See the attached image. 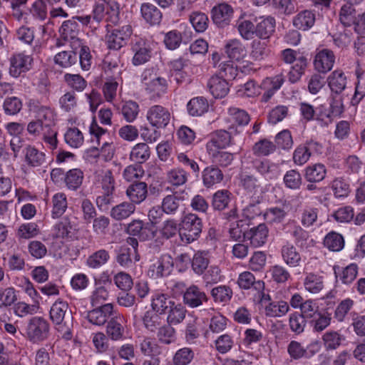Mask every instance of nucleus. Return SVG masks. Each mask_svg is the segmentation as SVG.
Segmentation results:
<instances>
[{"label": "nucleus", "instance_id": "f257e3e1", "mask_svg": "<svg viewBox=\"0 0 365 365\" xmlns=\"http://www.w3.org/2000/svg\"><path fill=\"white\" fill-rule=\"evenodd\" d=\"M49 317L63 339L72 338L73 317L66 302L57 299L51 307Z\"/></svg>", "mask_w": 365, "mask_h": 365}, {"label": "nucleus", "instance_id": "f03ea898", "mask_svg": "<svg viewBox=\"0 0 365 365\" xmlns=\"http://www.w3.org/2000/svg\"><path fill=\"white\" fill-rule=\"evenodd\" d=\"M202 230V220L196 213L188 212L180 223V237L184 244H190L198 240Z\"/></svg>", "mask_w": 365, "mask_h": 365}, {"label": "nucleus", "instance_id": "7ed1b4c3", "mask_svg": "<svg viewBox=\"0 0 365 365\" xmlns=\"http://www.w3.org/2000/svg\"><path fill=\"white\" fill-rule=\"evenodd\" d=\"M27 131L35 137H41L43 142L51 150H55L58 146V131L48 125H45L37 119L31 120L27 125Z\"/></svg>", "mask_w": 365, "mask_h": 365}, {"label": "nucleus", "instance_id": "20e7f679", "mask_svg": "<svg viewBox=\"0 0 365 365\" xmlns=\"http://www.w3.org/2000/svg\"><path fill=\"white\" fill-rule=\"evenodd\" d=\"M50 325L48 321L41 317H33L27 323L26 334L28 339L38 343L46 340L49 335Z\"/></svg>", "mask_w": 365, "mask_h": 365}, {"label": "nucleus", "instance_id": "39448f33", "mask_svg": "<svg viewBox=\"0 0 365 365\" xmlns=\"http://www.w3.org/2000/svg\"><path fill=\"white\" fill-rule=\"evenodd\" d=\"M133 53L132 63L134 66H140L148 62L152 56V48L150 41L143 38H135L132 43Z\"/></svg>", "mask_w": 365, "mask_h": 365}, {"label": "nucleus", "instance_id": "423d86ee", "mask_svg": "<svg viewBox=\"0 0 365 365\" xmlns=\"http://www.w3.org/2000/svg\"><path fill=\"white\" fill-rule=\"evenodd\" d=\"M173 259L170 255H162L160 257L152 261L148 270L150 277L158 279L168 276L173 269Z\"/></svg>", "mask_w": 365, "mask_h": 365}, {"label": "nucleus", "instance_id": "0eeeda50", "mask_svg": "<svg viewBox=\"0 0 365 365\" xmlns=\"http://www.w3.org/2000/svg\"><path fill=\"white\" fill-rule=\"evenodd\" d=\"M252 165L255 171L267 180H276L281 175L282 170L279 164L269 159H255Z\"/></svg>", "mask_w": 365, "mask_h": 365}, {"label": "nucleus", "instance_id": "6e6552de", "mask_svg": "<svg viewBox=\"0 0 365 365\" xmlns=\"http://www.w3.org/2000/svg\"><path fill=\"white\" fill-rule=\"evenodd\" d=\"M260 302L264 308L265 315L268 317H281L289 311V307L287 302L280 301H272L269 294L262 292Z\"/></svg>", "mask_w": 365, "mask_h": 365}, {"label": "nucleus", "instance_id": "1a4fd4ad", "mask_svg": "<svg viewBox=\"0 0 365 365\" xmlns=\"http://www.w3.org/2000/svg\"><path fill=\"white\" fill-rule=\"evenodd\" d=\"M102 189L103 193L98 196L96 199L98 206L102 210H108L109 205L113 200V191L114 190V180L111 170H108L105 173L102 179Z\"/></svg>", "mask_w": 365, "mask_h": 365}, {"label": "nucleus", "instance_id": "9d476101", "mask_svg": "<svg viewBox=\"0 0 365 365\" xmlns=\"http://www.w3.org/2000/svg\"><path fill=\"white\" fill-rule=\"evenodd\" d=\"M147 119L152 126L157 128H163L170 123V113L166 108L160 105H155L148 109Z\"/></svg>", "mask_w": 365, "mask_h": 365}, {"label": "nucleus", "instance_id": "9b49d317", "mask_svg": "<svg viewBox=\"0 0 365 365\" xmlns=\"http://www.w3.org/2000/svg\"><path fill=\"white\" fill-rule=\"evenodd\" d=\"M232 7L226 3H220L211 10V18L213 23L219 28H225L230 25L233 16Z\"/></svg>", "mask_w": 365, "mask_h": 365}, {"label": "nucleus", "instance_id": "f8f14e48", "mask_svg": "<svg viewBox=\"0 0 365 365\" xmlns=\"http://www.w3.org/2000/svg\"><path fill=\"white\" fill-rule=\"evenodd\" d=\"M334 52L328 48H322L317 52L313 65L314 69L320 73H327L330 71L335 63Z\"/></svg>", "mask_w": 365, "mask_h": 365}, {"label": "nucleus", "instance_id": "ddd939ff", "mask_svg": "<svg viewBox=\"0 0 365 365\" xmlns=\"http://www.w3.org/2000/svg\"><path fill=\"white\" fill-rule=\"evenodd\" d=\"M143 83L145 86L147 93L152 99L161 97L166 93L168 90V83L165 78L154 77L148 79L145 73L143 74Z\"/></svg>", "mask_w": 365, "mask_h": 365}, {"label": "nucleus", "instance_id": "4468645a", "mask_svg": "<svg viewBox=\"0 0 365 365\" xmlns=\"http://www.w3.org/2000/svg\"><path fill=\"white\" fill-rule=\"evenodd\" d=\"M269 229L265 223H259L247 230L245 241L249 242L254 247L263 246L267 240Z\"/></svg>", "mask_w": 365, "mask_h": 365}, {"label": "nucleus", "instance_id": "2eb2a0df", "mask_svg": "<svg viewBox=\"0 0 365 365\" xmlns=\"http://www.w3.org/2000/svg\"><path fill=\"white\" fill-rule=\"evenodd\" d=\"M126 232L130 235L138 237L142 241L153 238L155 232L153 225L145 224L140 220H135L128 224Z\"/></svg>", "mask_w": 365, "mask_h": 365}, {"label": "nucleus", "instance_id": "dca6fc26", "mask_svg": "<svg viewBox=\"0 0 365 365\" xmlns=\"http://www.w3.org/2000/svg\"><path fill=\"white\" fill-rule=\"evenodd\" d=\"M284 82V78L282 74L264 78L259 84L260 93L264 91L262 101L264 102L269 101L274 93L280 89Z\"/></svg>", "mask_w": 365, "mask_h": 365}, {"label": "nucleus", "instance_id": "f3484780", "mask_svg": "<svg viewBox=\"0 0 365 365\" xmlns=\"http://www.w3.org/2000/svg\"><path fill=\"white\" fill-rule=\"evenodd\" d=\"M17 299L16 291L14 287H0V319L5 322L11 314L9 308Z\"/></svg>", "mask_w": 365, "mask_h": 365}, {"label": "nucleus", "instance_id": "a211bd4d", "mask_svg": "<svg viewBox=\"0 0 365 365\" xmlns=\"http://www.w3.org/2000/svg\"><path fill=\"white\" fill-rule=\"evenodd\" d=\"M336 279L343 284H351L356 278L359 267L356 263H350L346 267L334 265L333 267Z\"/></svg>", "mask_w": 365, "mask_h": 365}, {"label": "nucleus", "instance_id": "6ab92c4d", "mask_svg": "<svg viewBox=\"0 0 365 365\" xmlns=\"http://www.w3.org/2000/svg\"><path fill=\"white\" fill-rule=\"evenodd\" d=\"M207 301V297L205 292L194 284L187 288L183 294V302L190 308L198 307Z\"/></svg>", "mask_w": 365, "mask_h": 365}, {"label": "nucleus", "instance_id": "aec40b11", "mask_svg": "<svg viewBox=\"0 0 365 365\" xmlns=\"http://www.w3.org/2000/svg\"><path fill=\"white\" fill-rule=\"evenodd\" d=\"M231 135L225 130H219L212 133L207 142L205 148L207 152L224 149L231 143Z\"/></svg>", "mask_w": 365, "mask_h": 365}, {"label": "nucleus", "instance_id": "412c9836", "mask_svg": "<svg viewBox=\"0 0 365 365\" xmlns=\"http://www.w3.org/2000/svg\"><path fill=\"white\" fill-rule=\"evenodd\" d=\"M223 178L224 174L217 165H208L202 172V184L207 189L213 188L220 184Z\"/></svg>", "mask_w": 365, "mask_h": 365}, {"label": "nucleus", "instance_id": "4be33fe9", "mask_svg": "<svg viewBox=\"0 0 365 365\" xmlns=\"http://www.w3.org/2000/svg\"><path fill=\"white\" fill-rule=\"evenodd\" d=\"M331 320L332 313L328 309H322L313 313L308 323L314 332H322L331 324Z\"/></svg>", "mask_w": 365, "mask_h": 365}, {"label": "nucleus", "instance_id": "5701e85b", "mask_svg": "<svg viewBox=\"0 0 365 365\" xmlns=\"http://www.w3.org/2000/svg\"><path fill=\"white\" fill-rule=\"evenodd\" d=\"M207 87L210 93L215 98H222L230 91L228 81L217 74L210 77L207 82Z\"/></svg>", "mask_w": 365, "mask_h": 365}, {"label": "nucleus", "instance_id": "b1692460", "mask_svg": "<svg viewBox=\"0 0 365 365\" xmlns=\"http://www.w3.org/2000/svg\"><path fill=\"white\" fill-rule=\"evenodd\" d=\"M257 37L260 39H267L275 30L276 21L272 16H260L255 18Z\"/></svg>", "mask_w": 365, "mask_h": 365}, {"label": "nucleus", "instance_id": "393cba45", "mask_svg": "<svg viewBox=\"0 0 365 365\" xmlns=\"http://www.w3.org/2000/svg\"><path fill=\"white\" fill-rule=\"evenodd\" d=\"M32 58L29 55L19 53L11 58L9 73L11 76L17 78L23 72L29 70Z\"/></svg>", "mask_w": 365, "mask_h": 365}, {"label": "nucleus", "instance_id": "a878e982", "mask_svg": "<svg viewBox=\"0 0 365 365\" xmlns=\"http://www.w3.org/2000/svg\"><path fill=\"white\" fill-rule=\"evenodd\" d=\"M183 194L184 192H175L164 197L161 202L163 212L167 215H175L180 208V204L185 200Z\"/></svg>", "mask_w": 365, "mask_h": 365}, {"label": "nucleus", "instance_id": "bb28decb", "mask_svg": "<svg viewBox=\"0 0 365 365\" xmlns=\"http://www.w3.org/2000/svg\"><path fill=\"white\" fill-rule=\"evenodd\" d=\"M327 174L326 166L320 163L307 165L303 170L304 180L308 182H321Z\"/></svg>", "mask_w": 365, "mask_h": 365}, {"label": "nucleus", "instance_id": "cd10ccee", "mask_svg": "<svg viewBox=\"0 0 365 365\" xmlns=\"http://www.w3.org/2000/svg\"><path fill=\"white\" fill-rule=\"evenodd\" d=\"M328 86L331 96L341 94L346 88L347 78L341 70H335L327 78Z\"/></svg>", "mask_w": 365, "mask_h": 365}, {"label": "nucleus", "instance_id": "c85d7f7f", "mask_svg": "<svg viewBox=\"0 0 365 365\" xmlns=\"http://www.w3.org/2000/svg\"><path fill=\"white\" fill-rule=\"evenodd\" d=\"M237 284L242 289H253L260 293V295L264 289V282L262 280H256L254 274L248 271L239 274Z\"/></svg>", "mask_w": 365, "mask_h": 365}, {"label": "nucleus", "instance_id": "c756f323", "mask_svg": "<svg viewBox=\"0 0 365 365\" xmlns=\"http://www.w3.org/2000/svg\"><path fill=\"white\" fill-rule=\"evenodd\" d=\"M30 109L35 113L36 119L45 125L53 127L55 113L50 106H43L38 103H34L30 105Z\"/></svg>", "mask_w": 365, "mask_h": 365}, {"label": "nucleus", "instance_id": "7c9ffc66", "mask_svg": "<svg viewBox=\"0 0 365 365\" xmlns=\"http://www.w3.org/2000/svg\"><path fill=\"white\" fill-rule=\"evenodd\" d=\"M23 153L26 163L30 167H40L46 163V154L33 145H26Z\"/></svg>", "mask_w": 365, "mask_h": 365}, {"label": "nucleus", "instance_id": "2f4dec72", "mask_svg": "<svg viewBox=\"0 0 365 365\" xmlns=\"http://www.w3.org/2000/svg\"><path fill=\"white\" fill-rule=\"evenodd\" d=\"M140 14L143 20L150 26L160 24L163 18L160 10L151 3H143Z\"/></svg>", "mask_w": 365, "mask_h": 365}, {"label": "nucleus", "instance_id": "473e14b6", "mask_svg": "<svg viewBox=\"0 0 365 365\" xmlns=\"http://www.w3.org/2000/svg\"><path fill=\"white\" fill-rule=\"evenodd\" d=\"M316 14L312 10L299 11L293 19L294 26L302 31L309 30L315 24Z\"/></svg>", "mask_w": 365, "mask_h": 365}, {"label": "nucleus", "instance_id": "72a5a7b5", "mask_svg": "<svg viewBox=\"0 0 365 365\" xmlns=\"http://www.w3.org/2000/svg\"><path fill=\"white\" fill-rule=\"evenodd\" d=\"M113 304L108 303L101 307L100 309H93L88 312L87 319L88 321L96 325L104 324L113 312Z\"/></svg>", "mask_w": 365, "mask_h": 365}, {"label": "nucleus", "instance_id": "f704fd0d", "mask_svg": "<svg viewBox=\"0 0 365 365\" xmlns=\"http://www.w3.org/2000/svg\"><path fill=\"white\" fill-rule=\"evenodd\" d=\"M281 255L284 262L289 267H297L300 265L302 257L297 247L287 242L281 248Z\"/></svg>", "mask_w": 365, "mask_h": 365}, {"label": "nucleus", "instance_id": "c9c22d12", "mask_svg": "<svg viewBox=\"0 0 365 365\" xmlns=\"http://www.w3.org/2000/svg\"><path fill=\"white\" fill-rule=\"evenodd\" d=\"M303 285L307 292L318 294L324 287V276L315 272L306 273L303 279Z\"/></svg>", "mask_w": 365, "mask_h": 365}, {"label": "nucleus", "instance_id": "e433bc0d", "mask_svg": "<svg viewBox=\"0 0 365 365\" xmlns=\"http://www.w3.org/2000/svg\"><path fill=\"white\" fill-rule=\"evenodd\" d=\"M232 194L226 189L218 190L212 195L211 206L215 211H223L229 207Z\"/></svg>", "mask_w": 365, "mask_h": 365}, {"label": "nucleus", "instance_id": "4c0bfd02", "mask_svg": "<svg viewBox=\"0 0 365 365\" xmlns=\"http://www.w3.org/2000/svg\"><path fill=\"white\" fill-rule=\"evenodd\" d=\"M126 194L131 200V203L139 204L147 197V184L143 182L133 183L127 188Z\"/></svg>", "mask_w": 365, "mask_h": 365}, {"label": "nucleus", "instance_id": "58836bf2", "mask_svg": "<svg viewBox=\"0 0 365 365\" xmlns=\"http://www.w3.org/2000/svg\"><path fill=\"white\" fill-rule=\"evenodd\" d=\"M190 262L191 268L196 274H203L210 264L208 252L206 251L195 252L192 258H190Z\"/></svg>", "mask_w": 365, "mask_h": 365}, {"label": "nucleus", "instance_id": "ea45409f", "mask_svg": "<svg viewBox=\"0 0 365 365\" xmlns=\"http://www.w3.org/2000/svg\"><path fill=\"white\" fill-rule=\"evenodd\" d=\"M225 50L228 57L232 61H239L244 58L246 54L245 47L241 41L237 38L230 39L227 41Z\"/></svg>", "mask_w": 365, "mask_h": 365}, {"label": "nucleus", "instance_id": "a19ab883", "mask_svg": "<svg viewBox=\"0 0 365 365\" xmlns=\"http://www.w3.org/2000/svg\"><path fill=\"white\" fill-rule=\"evenodd\" d=\"M209 103L203 96L191 98L187 104V110L190 115L202 116L208 111Z\"/></svg>", "mask_w": 365, "mask_h": 365}, {"label": "nucleus", "instance_id": "79ce46f5", "mask_svg": "<svg viewBox=\"0 0 365 365\" xmlns=\"http://www.w3.org/2000/svg\"><path fill=\"white\" fill-rule=\"evenodd\" d=\"M292 64L287 74V77L291 83H295L298 82L305 73L308 66L307 58L304 56H300Z\"/></svg>", "mask_w": 365, "mask_h": 365}, {"label": "nucleus", "instance_id": "37998d69", "mask_svg": "<svg viewBox=\"0 0 365 365\" xmlns=\"http://www.w3.org/2000/svg\"><path fill=\"white\" fill-rule=\"evenodd\" d=\"M228 120L233 125L239 127H245L250 121L249 113L240 108L230 107L227 110Z\"/></svg>", "mask_w": 365, "mask_h": 365}, {"label": "nucleus", "instance_id": "c03bdc74", "mask_svg": "<svg viewBox=\"0 0 365 365\" xmlns=\"http://www.w3.org/2000/svg\"><path fill=\"white\" fill-rule=\"evenodd\" d=\"M113 2L111 0H98L93 9V19L96 21H101L105 14L108 15L106 21L113 23L112 16H110L109 11H113Z\"/></svg>", "mask_w": 365, "mask_h": 365}, {"label": "nucleus", "instance_id": "a18cd8bd", "mask_svg": "<svg viewBox=\"0 0 365 365\" xmlns=\"http://www.w3.org/2000/svg\"><path fill=\"white\" fill-rule=\"evenodd\" d=\"M173 302L166 294L162 293H155L152 297L151 306L152 310L163 314L167 313Z\"/></svg>", "mask_w": 365, "mask_h": 365}, {"label": "nucleus", "instance_id": "49530a36", "mask_svg": "<svg viewBox=\"0 0 365 365\" xmlns=\"http://www.w3.org/2000/svg\"><path fill=\"white\" fill-rule=\"evenodd\" d=\"M357 81L355 83L354 93L351 98V105L357 106L365 97V71H356Z\"/></svg>", "mask_w": 365, "mask_h": 365}, {"label": "nucleus", "instance_id": "de8ad7c7", "mask_svg": "<svg viewBox=\"0 0 365 365\" xmlns=\"http://www.w3.org/2000/svg\"><path fill=\"white\" fill-rule=\"evenodd\" d=\"M323 243L329 250L339 252L344 248L345 242L341 234L331 231L325 235Z\"/></svg>", "mask_w": 365, "mask_h": 365}, {"label": "nucleus", "instance_id": "09e8293b", "mask_svg": "<svg viewBox=\"0 0 365 365\" xmlns=\"http://www.w3.org/2000/svg\"><path fill=\"white\" fill-rule=\"evenodd\" d=\"M277 150V145L272 141L264 138L256 142L252 147V153L255 156L265 157L273 154Z\"/></svg>", "mask_w": 365, "mask_h": 365}, {"label": "nucleus", "instance_id": "8fccbe9b", "mask_svg": "<svg viewBox=\"0 0 365 365\" xmlns=\"http://www.w3.org/2000/svg\"><path fill=\"white\" fill-rule=\"evenodd\" d=\"M237 31L245 40H252L257 36L256 24L251 20L240 19L237 23Z\"/></svg>", "mask_w": 365, "mask_h": 365}, {"label": "nucleus", "instance_id": "3c124183", "mask_svg": "<svg viewBox=\"0 0 365 365\" xmlns=\"http://www.w3.org/2000/svg\"><path fill=\"white\" fill-rule=\"evenodd\" d=\"M322 339L327 350L336 349L344 340V336L339 331L334 330L326 331Z\"/></svg>", "mask_w": 365, "mask_h": 365}, {"label": "nucleus", "instance_id": "603ef678", "mask_svg": "<svg viewBox=\"0 0 365 365\" xmlns=\"http://www.w3.org/2000/svg\"><path fill=\"white\" fill-rule=\"evenodd\" d=\"M270 53L267 43L258 39H255L251 43L250 56L255 61H261L267 58Z\"/></svg>", "mask_w": 365, "mask_h": 365}, {"label": "nucleus", "instance_id": "864d4df0", "mask_svg": "<svg viewBox=\"0 0 365 365\" xmlns=\"http://www.w3.org/2000/svg\"><path fill=\"white\" fill-rule=\"evenodd\" d=\"M215 165L226 168L230 165L234 160V154L222 150H215L207 152Z\"/></svg>", "mask_w": 365, "mask_h": 365}, {"label": "nucleus", "instance_id": "5fc2aeb1", "mask_svg": "<svg viewBox=\"0 0 365 365\" xmlns=\"http://www.w3.org/2000/svg\"><path fill=\"white\" fill-rule=\"evenodd\" d=\"M78 61V54L73 51H63L54 56V62L61 68H67Z\"/></svg>", "mask_w": 365, "mask_h": 365}, {"label": "nucleus", "instance_id": "6e6d98bb", "mask_svg": "<svg viewBox=\"0 0 365 365\" xmlns=\"http://www.w3.org/2000/svg\"><path fill=\"white\" fill-rule=\"evenodd\" d=\"M354 305V301L351 298H346L342 299L336 307L334 313V318L338 322H343L345 321L347 315Z\"/></svg>", "mask_w": 365, "mask_h": 365}, {"label": "nucleus", "instance_id": "4d7b16f0", "mask_svg": "<svg viewBox=\"0 0 365 365\" xmlns=\"http://www.w3.org/2000/svg\"><path fill=\"white\" fill-rule=\"evenodd\" d=\"M190 22L197 33H203L209 25L208 16L203 12L194 11L190 15Z\"/></svg>", "mask_w": 365, "mask_h": 365}, {"label": "nucleus", "instance_id": "13d9d810", "mask_svg": "<svg viewBox=\"0 0 365 365\" xmlns=\"http://www.w3.org/2000/svg\"><path fill=\"white\" fill-rule=\"evenodd\" d=\"M163 42L165 47L172 51L179 48L182 42L187 43L181 32L178 30H171L167 32L164 36Z\"/></svg>", "mask_w": 365, "mask_h": 365}, {"label": "nucleus", "instance_id": "bf43d9fd", "mask_svg": "<svg viewBox=\"0 0 365 365\" xmlns=\"http://www.w3.org/2000/svg\"><path fill=\"white\" fill-rule=\"evenodd\" d=\"M150 154V148L146 143H138L131 150L130 158L131 160L140 164L149 158Z\"/></svg>", "mask_w": 365, "mask_h": 365}, {"label": "nucleus", "instance_id": "052dcab7", "mask_svg": "<svg viewBox=\"0 0 365 365\" xmlns=\"http://www.w3.org/2000/svg\"><path fill=\"white\" fill-rule=\"evenodd\" d=\"M133 30L130 24L115 28V50L120 49L129 42Z\"/></svg>", "mask_w": 365, "mask_h": 365}, {"label": "nucleus", "instance_id": "680f3d73", "mask_svg": "<svg viewBox=\"0 0 365 365\" xmlns=\"http://www.w3.org/2000/svg\"><path fill=\"white\" fill-rule=\"evenodd\" d=\"M195 357L194 351L190 347L178 349L173 357V365H189Z\"/></svg>", "mask_w": 365, "mask_h": 365}, {"label": "nucleus", "instance_id": "e2e57ef3", "mask_svg": "<svg viewBox=\"0 0 365 365\" xmlns=\"http://www.w3.org/2000/svg\"><path fill=\"white\" fill-rule=\"evenodd\" d=\"M78 31V24L74 20V18L71 20L65 21L59 29L61 36L64 40L76 38Z\"/></svg>", "mask_w": 365, "mask_h": 365}, {"label": "nucleus", "instance_id": "0e129e2a", "mask_svg": "<svg viewBox=\"0 0 365 365\" xmlns=\"http://www.w3.org/2000/svg\"><path fill=\"white\" fill-rule=\"evenodd\" d=\"M52 217L58 218L65 212L67 208L66 195L62 192L55 194L52 197Z\"/></svg>", "mask_w": 365, "mask_h": 365}, {"label": "nucleus", "instance_id": "69168bd1", "mask_svg": "<svg viewBox=\"0 0 365 365\" xmlns=\"http://www.w3.org/2000/svg\"><path fill=\"white\" fill-rule=\"evenodd\" d=\"M211 295L215 302L226 304L232 297V290L228 286L219 285L211 290Z\"/></svg>", "mask_w": 365, "mask_h": 365}, {"label": "nucleus", "instance_id": "338daca9", "mask_svg": "<svg viewBox=\"0 0 365 365\" xmlns=\"http://www.w3.org/2000/svg\"><path fill=\"white\" fill-rule=\"evenodd\" d=\"M286 187L290 190H299L302 183V175L297 170H289L286 172L283 178Z\"/></svg>", "mask_w": 365, "mask_h": 365}, {"label": "nucleus", "instance_id": "774afa93", "mask_svg": "<svg viewBox=\"0 0 365 365\" xmlns=\"http://www.w3.org/2000/svg\"><path fill=\"white\" fill-rule=\"evenodd\" d=\"M83 179V172L80 169L75 168L66 173L64 181L68 188L75 190L81 186Z\"/></svg>", "mask_w": 365, "mask_h": 365}]
</instances>
